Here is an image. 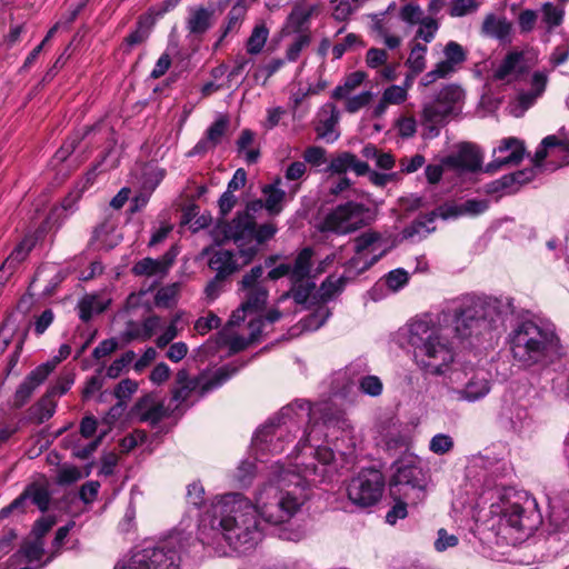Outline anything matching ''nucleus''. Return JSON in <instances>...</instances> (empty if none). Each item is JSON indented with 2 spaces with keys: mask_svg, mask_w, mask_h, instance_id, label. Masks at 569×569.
<instances>
[{
  "mask_svg": "<svg viewBox=\"0 0 569 569\" xmlns=\"http://www.w3.org/2000/svg\"><path fill=\"white\" fill-rule=\"evenodd\" d=\"M542 144L549 148H560L569 156V138L565 136V128H561L558 134H549L542 139Z\"/></svg>",
  "mask_w": 569,
  "mask_h": 569,
  "instance_id": "nucleus-61",
  "label": "nucleus"
},
{
  "mask_svg": "<svg viewBox=\"0 0 569 569\" xmlns=\"http://www.w3.org/2000/svg\"><path fill=\"white\" fill-rule=\"evenodd\" d=\"M377 218L370 207L348 200L330 210L319 226L321 232L349 234L370 226Z\"/></svg>",
  "mask_w": 569,
  "mask_h": 569,
  "instance_id": "nucleus-5",
  "label": "nucleus"
},
{
  "mask_svg": "<svg viewBox=\"0 0 569 569\" xmlns=\"http://www.w3.org/2000/svg\"><path fill=\"white\" fill-rule=\"evenodd\" d=\"M256 218L249 211H238L232 220L218 219L216 224L214 244L220 247L229 240L234 243L250 241Z\"/></svg>",
  "mask_w": 569,
  "mask_h": 569,
  "instance_id": "nucleus-9",
  "label": "nucleus"
},
{
  "mask_svg": "<svg viewBox=\"0 0 569 569\" xmlns=\"http://www.w3.org/2000/svg\"><path fill=\"white\" fill-rule=\"evenodd\" d=\"M455 447L453 439L446 433L435 435L429 442V450L436 455H446Z\"/></svg>",
  "mask_w": 569,
  "mask_h": 569,
  "instance_id": "nucleus-42",
  "label": "nucleus"
},
{
  "mask_svg": "<svg viewBox=\"0 0 569 569\" xmlns=\"http://www.w3.org/2000/svg\"><path fill=\"white\" fill-rule=\"evenodd\" d=\"M523 59V52L510 51L506 54L499 67L495 70L493 78L496 80H505Z\"/></svg>",
  "mask_w": 569,
  "mask_h": 569,
  "instance_id": "nucleus-35",
  "label": "nucleus"
},
{
  "mask_svg": "<svg viewBox=\"0 0 569 569\" xmlns=\"http://www.w3.org/2000/svg\"><path fill=\"white\" fill-rule=\"evenodd\" d=\"M509 343L513 360L528 369L546 368L562 356V346L556 332L530 320L519 323L511 331Z\"/></svg>",
  "mask_w": 569,
  "mask_h": 569,
  "instance_id": "nucleus-2",
  "label": "nucleus"
},
{
  "mask_svg": "<svg viewBox=\"0 0 569 569\" xmlns=\"http://www.w3.org/2000/svg\"><path fill=\"white\" fill-rule=\"evenodd\" d=\"M108 305L102 302L98 295L87 293L78 302L79 318L83 322L92 319L93 313H102Z\"/></svg>",
  "mask_w": 569,
  "mask_h": 569,
  "instance_id": "nucleus-27",
  "label": "nucleus"
},
{
  "mask_svg": "<svg viewBox=\"0 0 569 569\" xmlns=\"http://www.w3.org/2000/svg\"><path fill=\"white\" fill-rule=\"evenodd\" d=\"M138 390V383L129 378L121 380L113 390V396L118 401L129 400L131 396Z\"/></svg>",
  "mask_w": 569,
  "mask_h": 569,
  "instance_id": "nucleus-58",
  "label": "nucleus"
},
{
  "mask_svg": "<svg viewBox=\"0 0 569 569\" xmlns=\"http://www.w3.org/2000/svg\"><path fill=\"white\" fill-rule=\"evenodd\" d=\"M243 365L236 366L233 363H227L218 368L210 379L202 383L199 388V395L203 397L213 389L221 387L229 379H231Z\"/></svg>",
  "mask_w": 569,
  "mask_h": 569,
  "instance_id": "nucleus-26",
  "label": "nucleus"
},
{
  "mask_svg": "<svg viewBox=\"0 0 569 569\" xmlns=\"http://www.w3.org/2000/svg\"><path fill=\"white\" fill-rule=\"evenodd\" d=\"M93 130L94 127L87 128L82 137H74L66 140L64 143L56 151L53 158L59 162L66 161L73 153L80 141Z\"/></svg>",
  "mask_w": 569,
  "mask_h": 569,
  "instance_id": "nucleus-40",
  "label": "nucleus"
},
{
  "mask_svg": "<svg viewBox=\"0 0 569 569\" xmlns=\"http://www.w3.org/2000/svg\"><path fill=\"white\" fill-rule=\"evenodd\" d=\"M216 9L213 7L193 6L188 9L186 29L190 34L202 37L214 24Z\"/></svg>",
  "mask_w": 569,
  "mask_h": 569,
  "instance_id": "nucleus-16",
  "label": "nucleus"
},
{
  "mask_svg": "<svg viewBox=\"0 0 569 569\" xmlns=\"http://www.w3.org/2000/svg\"><path fill=\"white\" fill-rule=\"evenodd\" d=\"M81 477V471L76 466L63 467L58 472L57 482L60 486H69L80 480Z\"/></svg>",
  "mask_w": 569,
  "mask_h": 569,
  "instance_id": "nucleus-64",
  "label": "nucleus"
},
{
  "mask_svg": "<svg viewBox=\"0 0 569 569\" xmlns=\"http://www.w3.org/2000/svg\"><path fill=\"white\" fill-rule=\"evenodd\" d=\"M277 231L278 229L276 224L271 222L262 223L260 226L256 223V227H253L252 233L250 236V241L256 240L257 244L260 246L272 239Z\"/></svg>",
  "mask_w": 569,
  "mask_h": 569,
  "instance_id": "nucleus-47",
  "label": "nucleus"
},
{
  "mask_svg": "<svg viewBox=\"0 0 569 569\" xmlns=\"http://www.w3.org/2000/svg\"><path fill=\"white\" fill-rule=\"evenodd\" d=\"M426 486V473L421 467L416 465L413 461H399L396 463V471L389 481L391 496H407V492H401V487L423 491Z\"/></svg>",
  "mask_w": 569,
  "mask_h": 569,
  "instance_id": "nucleus-10",
  "label": "nucleus"
},
{
  "mask_svg": "<svg viewBox=\"0 0 569 569\" xmlns=\"http://www.w3.org/2000/svg\"><path fill=\"white\" fill-rule=\"evenodd\" d=\"M489 208L488 200L485 199H468L463 203L460 204L461 216L470 214L478 216L486 212Z\"/></svg>",
  "mask_w": 569,
  "mask_h": 569,
  "instance_id": "nucleus-60",
  "label": "nucleus"
},
{
  "mask_svg": "<svg viewBox=\"0 0 569 569\" xmlns=\"http://www.w3.org/2000/svg\"><path fill=\"white\" fill-rule=\"evenodd\" d=\"M421 27L416 32V38H420L426 42H431L435 39L439 24L436 19L427 17L419 22Z\"/></svg>",
  "mask_w": 569,
  "mask_h": 569,
  "instance_id": "nucleus-55",
  "label": "nucleus"
},
{
  "mask_svg": "<svg viewBox=\"0 0 569 569\" xmlns=\"http://www.w3.org/2000/svg\"><path fill=\"white\" fill-rule=\"evenodd\" d=\"M563 10L557 8L551 2H546L542 6V18L543 22L549 26V28L558 27L563 21Z\"/></svg>",
  "mask_w": 569,
  "mask_h": 569,
  "instance_id": "nucleus-49",
  "label": "nucleus"
},
{
  "mask_svg": "<svg viewBox=\"0 0 569 569\" xmlns=\"http://www.w3.org/2000/svg\"><path fill=\"white\" fill-rule=\"evenodd\" d=\"M281 179L277 178L273 183L264 184L262 193L264 196V209L270 216H278L283 210L286 191L279 188Z\"/></svg>",
  "mask_w": 569,
  "mask_h": 569,
  "instance_id": "nucleus-24",
  "label": "nucleus"
},
{
  "mask_svg": "<svg viewBox=\"0 0 569 569\" xmlns=\"http://www.w3.org/2000/svg\"><path fill=\"white\" fill-rule=\"evenodd\" d=\"M513 313L512 299L467 298L455 309L453 323L456 337L469 340L470 346L491 335L502 320V313Z\"/></svg>",
  "mask_w": 569,
  "mask_h": 569,
  "instance_id": "nucleus-3",
  "label": "nucleus"
},
{
  "mask_svg": "<svg viewBox=\"0 0 569 569\" xmlns=\"http://www.w3.org/2000/svg\"><path fill=\"white\" fill-rule=\"evenodd\" d=\"M247 13V6L244 3L236 2L228 12L224 22L220 27V37L214 43V49L219 48L223 40L230 36L236 34L244 20Z\"/></svg>",
  "mask_w": 569,
  "mask_h": 569,
  "instance_id": "nucleus-22",
  "label": "nucleus"
},
{
  "mask_svg": "<svg viewBox=\"0 0 569 569\" xmlns=\"http://www.w3.org/2000/svg\"><path fill=\"white\" fill-rule=\"evenodd\" d=\"M230 126L228 114H220L206 130L204 136L210 140L213 146H218Z\"/></svg>",
  "mask_w": 569,
  "mask_h": 569,
  "instance_id": "nucleus-37",
  "label": "nucleus"
},
{
  "mask_svg": "<svg viewBox=\"0 0 569 569\" xmlns=\"http://www.w3.org/2000/svg\"><path fill=\"white\" fill-rule=\"evenodd\" d=\"M156 19L152 14H140L136 22V28L127 37L123 38L120 50L123 54H130L134 47L144 43L150 34Z\"/></svg>",
  "mask_w": 569,
  "mask_h": 569,
  "instance_id": "nucleus-17",
  "label": "nucleus"
},
{
  "mask_svg": "<svg viewBox=\"0 0 569 569\" xmlns=\"http://www.w3.org/2000/svg\"><path fill=\"white\" fill-rule=\"evenodd\" d=\"M121 569H180V556L171 541L136 551Z\"/></svg>",
  "mask_w": 569,
  "mask_h": 569,
  "instance_id": "nucleus-7",
  "label": "nucleus"
},
{
  "mask_svg": "<svg viewBox=\"0 0 569 569\" xmlns=\"http://www.w3.org/2000/svg\"><path fill=\"white\" fill-rule=\"evenodd\" d=\"M74 382V378L70 375L60 377L54 386L50 387L44 395L49 396V399L56 400L57 397L66 395Z\"/></svg>",
  "mask_w": 569,
  "mask_h": 569,
  "instance_id": "nucleus-57",
  "label": "nucleus"
},
{
  "mask_svg": "<svg viewBox=\"0 0 569 569\" xmlns=\"http://www.w3.org/2000/svg\"><path fill=\"white\" fill-rule=\"evenodd\" d=\"M166 416L167 410L163 403L157 402L139 415V421L149 422L152 427H156Z\"/></svg>",
  "mask_w": 569,
  "mask_h": 569,
  "instance_id": "nucleus-43",
  "label": "nucleus"
},
{
  "mask_svg": "<svg viewBox=\"0 0 569 569\" xmlns=\"http://www.w3.org/2000/svg\"><path fill=\"white\" fill-rule=\"evenodd\" d=\"M315 256V250L312 247L307 246L302 248L295 258L293 266H291L292 272L291 278L295 280H306L311 278L312 271V258Z\"/></svg>",
  "mask_w": 569,
  "mask_h": 569,
  "instance_id": "nucleus-25",
  "label": "nucleus"
},
{
  "mask_svg": "<svg viewBox=\"0 0 569 569\" xmlns=\"http://www.w3.org/2000/svg\"><path fill=\"white\" fill-rule=\"evenodd\" d=\"M356 44H360L362 47L365 46L361 37L356 33H348L342 42L336 43L332 47L333 59H341L345 52L350 50Z\"/></svg>",
  "mask_w": 569,
  "mask_h": 569,
  "instance_id": "nucleus-52",
  "label": "nucleus"
},
{
  "mask_svg": "<svg viewBox=\"0 0 569 569\" xmlns=\"http://www.w3.org/2000/svg\"><path fill=\"white\" fill-rule=\"evenodd\" d=\"M246 298L240 303V310L243 312H257L266 307L268 299V290L262 288L247 289Z\"/></svg>",
  "mask_w": 569,
  "mask_h": 569,
  "instance_id": "nucleus-28",
  "label": "nucleus"
},
{
  "mask_svg": "<svg viewBox=\"0 0 569 569\" xmlns=\"http://www.w3.org/2000/svg\"><path fill=\"white\" fill-rule=\"evenodd\" d=\"M445 60L439 61L437 64L440 70L445 71L448 76L453 73L457 68L467 60V50L457 41L450 40L443 48Z\"/></svg>",
  "mask_w": 569,
  "mask_h": 569,
  "instance_id": "nucleus-23",
  "label": "nucleus"
},
{
  "mask_svg": "<svg viewBox=\"0 0 569 569\" xmlns=\"http://www.w3.org/2000/svg\"><path fill=\"white\" fill-rule=\"evenodd\" d=\"M179 254V247L173 244L169 250L159 259L150 257L137 261L132 267V273L136 276H157L164 274L174 263Z\"/></svg>",
  "mask_w": 569,
  "mask_h": 569,
  "instance_id": "nucleus-14",
  "label": "nucleus"
},
{
  "mask_svg": "<svg viewBox=\"0 0 569 569\" xmlns=\"http://www.w3.org/2000/svg\"><path fill=\"white\" fill-rule=\"evenodd\" d=\"M56 408L57 400H51L49 396L42 395L37 402L28 408L21 422L41 425L53 417Z\"/></svg>",
  "mask_w": 569,
  "mask_h": 569,
  "instance_id": "nucleus-21",
  "label": "nucleus"
},
{
  "mask_svg": "<svg viewBox=\"0 0 569 569\" xmlns=\"http://www.w3.org/2000/svg\"><path fill=\"white\" fill-rule=\"evenodd\" d=\"M359 389L368 396L377 397L381 395L383 385L379 377L368 375L359 380Z\"/></svg>",
  "mask_w": 569,
  "mask_h": 569,
  "instance_id": "nucleus-48",
  "label": "nucleus"
},
{
  "mask_svg": "<svg viewBox=\"0 0 569 569\" xmlns=\"http://www.w3.org/2000/svg\"><path fill=\"white\" fill-rule=\"evenodd\" d=\"M409 332V343L415 349V357L420 359V365L429 373L442 375L455 359L448 340L423 320L413 321Z\"/></svg>",
  "mask_w": 569,
  "mask_h": 569,
  "instance_id": "nucleus-4",
  "label": "nucleus"
},
{
  "mask_svg": "<svg viewBox=\"0 0 569 569\" xmlns=\"http://www.w3.org/2000/svg\"><path fill=\"white\" fill-rule=\"evenodd\" d=\"M216 518L227 543L234 550L246 552L261 538V511L242 493L222 496L216 506Z\"/></svg>",
  "mask_w": 569,
  "mask_h": 569,
  "instance_id": "nucleus-1",
  "label": "nucleus"
},
{
  "mask_svg": "<svg viewBox=\"0 0 569 569\" xmlns=\"http://www.w3.org/2000/svg\"><path fill=\"white\" fill-rule=\"evenodd\" d=\"M445 163L453 169L476 172L481 168L482 157L471 144H465L457 154L448 156Z\"/></svg>",
  "mask_w": 569,
  "mask_h": 569,
  "instance_id": "nucleus-18",
  "label": "nucleus"
},
{
  "mask_svg": "<svg viewBox=\"0 0 569 569\" xmlns=\"http://www.w3.org/2000/svg\"><path fill=\"white\" fill-rule=\"evenodd\" d=\"M548 535L569 533V490L562 489L547 496Z\"/></svg>",
  "mask_w": 569,
  "mask_h": 569,
  "instance_id": "nucleus-11",
  "label": "nucleus"
},
{
  "mask_svg": "<svg viewBox=\"0 0 569 569\" xmlns=\"http://www.w3.org/2000/svg\"><path fill=\"white\" fill-rule=\"evenodd\" d=\"M331 114L325 120H320L319 123L315 127V131L317 132V137L329 140V136L333 132V129L338 122L339 113L335 107V104H329Z\"/></svg>",
  "mask_w": 569,
  "mask_h": 569,
  "instance_id": "nucleus-41",
  "label": "nucleus"
},
{
  "mask_svg": "<svg viewBox=\"0 0 569 569\" xmlns=\"http://www.w3.org/2000/svg\"><path fill=\"white\" fill-rule=\"evenodd\" d=\"M263 274V267L262 266H254L251 268L249 272H247L242 279L238 282V290H247V289H253V288H262L261 284H259V279Z\"/></svg>",
  "mask_w": 569,
  "mask_h": 569,
  "instance_id": "nucleus-50",
  "label": "nucleus"
},
{
  "mask_svg": "<svg viewBox=\"0 0 569 569\" xmlns=\"http://www.w3.org/2000/svg\"><path fill=\"white\" fill-rule=\"evenodd\" d=\"M46 232L47 227L42 223L34 231L26 233L3 261L0 271L8 270L10 273H13L14 270L27 260L37 243L43 239Z\"/></svg>",
  "mask_w": 569,
  "mask_h": 569,
  "instance_id": "nucleus-13",
  "label": "nucleus"
},
{
  "mask_svg": "<svg viewBox=\"0 0 569 569\" xmlns=\"http://www.w3.org/2000/svg\"><path fill=\"white\" fill-rule=\"evenodd\" d=\"M452 112L451 107L438 103L437 100H435L423 107L422 121L423 123H440L446 121Z\"/></svg>",
  "mask_w": 569,
  "mask_h": 569,
  "instance_id": "nucleus-32",
  "label": "nucleus"
},
{
  "mask_svg": "<svg viewBox=\"0 0 569 569\" xmlns=\"http://www.w3.org/2000/svg\"><path fill=\"white\" fill-rule=\"evenodd\" d=\"M269 36V29L264 22L254 26L247 40L246 48L249 54H258L262 51Z\"/></svg>",
  "mask_w": 569,
  "mask_h": 569,
  "instance_id": "nucleus-34",
  "label": "nucleus"
},
{
  "mask_svg": "<svg viewBox=\"0 0 569 569\" xmlns=\"http://www.w3.org/2000/svg\"><path fill=\"white\" fill-rule=\"evenodd\" d=\"M401 495L392 496L396 503L386 515V521L389 525H396L399 519H405L408 516V505L400 498Z\"/></svg>",
  "mask_w": 569,
  "mask_h": 569,
  "instance_id": "nucleus-54",
  "label": "nucleus"
},
{
  "mask_svg": "<svg viewBox=\"0 0 569 569\" xmlns=\"http://www.w3.org/2000/svg\"><path fill=\"white\" fill-rule=\"evenodd\" d=\"M386 479L375 467L362 468L352 477L347 486L349 500L359 508H370L377 505L383 493Z\"/></svg>",
  "mask_w": 569,
  "mask_h": 569,
  "instance_id": "nucleus-6",
  "label": "nucleus"
},
{
  "mask_svg": "<svg viewBox=\"0 0 569 569\" xmlns=\"http://www.w3.org/2000/svg\"><path fill=\"white\" fill-rule=\"evenodd\" d=\"M134 357V351H126L120 358L113 360L112 363L107 368V377L110 379L118 378L122 373L123 369L133 361Z\"/></svg>",
  "mask_w": 569,
  "mask_h": 569,
  "instance_id": "nucleus-44",
  "label": "nucleus"
},
{
  "mask_svg": "<svg viewBox=\"0 0 569 569\" xmlns=\"http://www.w3.org/2000/svg\"><path fill=\"white\" fill-rule=\"evenodd\" d=\"M317 306L318 307L315 309L313 312L301 319L303 329L316 331L320 329L331 316V311L329 308L322 306V303H319Z\"/></svg>",
  "mask_w": 569,
  "mask_h": 569,
  "instance_id": "nucleus-36",
  "label": "nucleus"
},
{
  "mask_svg": "<svg viewBox=\"0 0 569 569\" xmlns=\"http://www.w3.org/2000/svg\"><path fill=\"white\" fill-rule=\"evenodd\" d=\"M305 497H298L292 491H286L279 498L276 508L280 512V515L274 516L272 512H269L268 509H263L261 511L262 517L266 522L278 525L284 521H288L295 513L300 509L303 505Z\"/></svg>",
  "mask_w": 569,
  "mask_h": 569,
  "instance_id": "nucleus-15",
  "label": "nucleus"
},
{
  "mask_svg": "<svg viewBox=\"0 0 569 569\" xmlns=\"http://www.w3.org/2000/svg\"><path fill=\"white\" fill-rule=\"evenodd\" d=\"M482 31L497 39H505L511 31V23L506 19H498L495 14H488L482 23Z\"/></svg>",
  "mask_w": 569,
  "mask_h": 569,
  "instance_id": "nucleus-29",
  "label": "nucleus"
},
{
  "mask_svg": "<svg viewBox=\"0 0 569 569\" xmlns=\"http://www.w3.org/2000/svg\"><path fill=\"white\" fill-rule=\"evenodd\" d=\"M463 91L460 86L450 83L445 86L436 96L438 103H442L447 107L455 109V104L462 98Z\"/></svg>",
  "mask_w": 569,
  "mask_h": 569,
  "instance_id": "nucleus-39",
  "label": "nucleus"
},
{
  "mask_svg": "<svg viewBox=\"0 0 569 569\" xmlns=\"http://www.w3.org/2000/svg\"><path fill=\"white\" fill-rule=\"evenodd\" d=\"M311 42L310 33H301L296 40L288 47L286 51V58L293 62L300 56L303 48L308 47Z\"/></svg>",
  "mask_w": 569,
  "mask_h": 569,
  "instance_id": "nucleus-56",
  "label": "nucleus"
},
{
  "mask_svg": "<svg viewBox=\"0 0 569 569\" xmlns=\"http://www.w3.org/2000/svg\"><path fill=\"white\" fill-rule=\"evenodd\" d=\"M313 7L305 9L302 7H295L288 16V23L296 33H308V23L313 14Z\"/></svg>",
  "mask_w": 569,
  "mask_h": 569,
  "instance_id": "nucleus-30",
  "label": "nucleus"
},
{
  "mask_svg": "<svg viewBox=\"0 0 569 569\" xmlns=\"http://www.w3.org/2000/svg\"><path fill=\"white\" fill-rule=\"evenodd\" d=\"M251 241H242L237 244L238 254L242 259L241 268L250 264L259 253V244H250Z\"/></svg>",
  "mask_w": 569,
  "mask_h": 569,
  "instance_id": "nucleus-62",
  "label": "nucleus"
},
{
  "mask_svg": "<svg viewBox=\"0 0 569 569\" xmlns=\"http://www.w3.org/2000/svg\"><path fill=\"white\" fill-rule=\"evenodd\" d=\"M380 239H381V233L378 231L370 230V231L362 232L361 234L356 237L353 240L355 252L357 254L362 253L369 247H371L372 244L378 242Z\"/></svg>",
  "mask_w": 569,
  "mask_h": 569,
  "instance_id": "nucleus-53",
  "label": "nucleus"
},
{
  "mask_svg": "<svg viewBox=\"0 0 569 569\" xmlns=\"http://www.w3.org/2000/svg\"><path fill=\"white\" fill-rule=\"evenodd\" d=\"M316 282L309 279L297 281L291 278L289 295L296 305L303 306L305 309L319 305L318 292L315 293Z\"/></svg>",
  "mask_w": 569,
  "mask_h": 569,
  "instance_id": "nucleus-20",
  "label": "nucleus"
},
{
  "mask_svg": "<svg viewBox=\"0 0 569 569\" xmlns=\"http://www.w3.org/2000/svg\"><path fill=\"white\" fill-rule=\"evenodd\" d=\"M525 153H526L525 146H520L519 148H516L515 150H512L510 152V154H508L507 157L497 158V159L490 161L486 166L485 172L493 174V173H496L497 171H499L503 167L517 166V164H519L522 161V159L525 157Z\"/></svg>",
  "mask_w": 569,
  "mask_h": 569,
  "instance_id": "nucleus-33",
  "label": "nucleus"
},
{
  "mask_svg": "<svg viewBox=\"0 0 569 569\" xmlns=\"http://www.w3.org/2000/svg\"><path fill=\"white\" fill-rule=\"evenodd\" d=\"M27 491H29V499L41 512H46L49 509L51 495L47 487L31 483L27 487Z\"/></svg>",
  "mask_w": 569,
  "mask_h": 569,
  "instance_id": "nucleus-38",
  "label": "nucleus"
},
{
  "mask_svg": "<svg viewBox=\"0 0 569 569\" xmlns=\"http://www.w3.org/2000/svg\"><path fill=\"white\" fill-rule=\"evenodd\" d=\"M352 161L353 153L349 151L341 152L336 158L331 159L327 170L337 174L346 173L350 170Z\"/></svg>",
  "mask_w": 569,
  "mask_h": 569,
  "instance_id": "nucleus-46",
  "label": "nucleus"
},
{
  "mask_svg": "<svg viewBox=\"0 0 569 569\" xmlns=\"http://www.w3.org/2000/svg\"><path fill=\"white\" fill-rule=\"evenodd\" d=\"M208 267L216 271L217 280H227L241 269L234 259V252L227 249L214 251L208 260Z\"/></svg>",
  "mask_w": 569,
  "mask_h": 569,
  "instance_id": "nucleus-19",
  "label": "nucleus"
},
{
  "mask_svg": "<svg viewBox=\"0 0 569 569\" xmlns=\"http://www.w3.org/2000/svg\"><path fill=\"white\" fill-rule=\"evenodd\" d=\"M461 216L460 204H449L445 203L439 206L436 210L428 212L425 214V218L428 222H433L437 217H440L443 220L449 218H457Z\"/></svg>",
  "mask_w": 569,
  "mask_h": 569,
  "instance_id": "nucleus-45",
  "label": "nucleus"
},
{
  "mask_svg": "<svg viewBox=\"0 0 569 569\" xmlns=\"http://www.w3.org/2000/svg\"><path fill=\"white\" fill-rule=\"evenodd\" d=\"M501 520L526 537L532 535L543 522L538 503L532 497H527L522 503L508 502L501 510Z\"/></svg>",
  "mask_w": 569,
  "mask_h": 569,
  "instance_id": "nucleus-8",
  "label": "nucleus"
},
{
  "mask_svg": "<svg viewBox=\"0 0 569 569\" xmlns=\"http://www.w3.org/2000/svg\"><path fill=\"white\" fill-rule=\"evenodd\" d=\"M21 551L28 562L39 561L44 555L43 540L34 539L22 546Z\"/></svg>",
  "mask_w": 569,
  "mask_h": 569,
  "instance_id": "nucleus-59",
  "label": "nucleus"
},
{
  "mask_svg": "<svg viewBox=\"0 0 569 569\" xmlns=\"http://www.w3.org/2000/svg\"><path fill=\"white\" fill-rule=\"evenodd\" d=\"M386 284L392 291H397L409 282V273L402 269L398 268L389 271L385 276Z\"/></svg>",
  "mask_w": 569,
  "mask_h": 569,
  "instance_id": "nucleus-51",
  "label": "nucleus"
},
{
  "mask_svg": "<svg viewBox=\"0 0 569 569\" xmlns=\"http://www.w3.org/2000/svg\"><path fill=\"white\" fill-rule=\"evenodd\" d=\"M53 369L54 365L46 362L39 365L32 371H30L23 381L18 386L10 407L12 409H20L24 407L31 399L34 390L46 381Z\"/></svg>",
  "mask_w": 569,
  "mask_h": 569,
  "instance_id": "nucleus-12",
  "label": "nucleus"
},
{
  "mask_svg": "<svg viewBox=\"0 0 569 569\" xmlns=\"http://www.w3.org/2000/svg\"><path fill=\"white\" fill-rule=\"evenodd\" d=\"M490 391V383L485 378L472 377L465 386L461 391L462 398L469 401H476L485 396H487Z\"/></svg>",
  "mask_w": 569,
  "mask_h": 569,
  "instance_id": "nucleus-31",
  "label": "nucleus"
},
{
  "mask_svg": "<svg viewBox=\"0 0 569 569\" xmlns=\"http://www.w3.org/2000/svg\"><path fill=\"white\" fill-rule=\"evenodd\" d=\"M179 293V284L172 283L166 287H162L158 290L154 297V301L157 306H169V302L174 300Z\"/></svg>",
  "mask_w": 569,
  "mask_h": 569,
  "instance_id": "nucleus-63",
  "label": "nucleus"
}]
</instances>
